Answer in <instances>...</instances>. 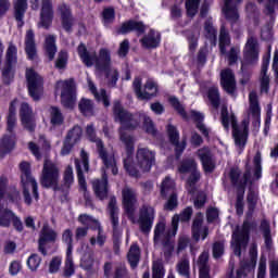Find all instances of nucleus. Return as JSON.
Returning a JSON list of instances; mask_svg holds the SVG:
<instances>
[{"mask_svg": "<svg viewBox=\"0 0 278 278\" xmlns=\"http://www.w3.org/2000/svg\"><path fill=\"white\" fill-rule=\"evenodd\" d=\"M113 112L115 115V121L121 123L122 127L119 128V139L126 147V155L124 159V168L130 175V177H138L141 173H149L153 164H155V152L149 150L148 148H138L137 150V164L132 163L131 155H134V142L136 139L129 135V129H135L140 125V122L143 123V129L147 134L155 136V126L151 117L147 116V113H139L138 115L131 116L123 106L121 102L115 101ZM139 118V122H138Z\"/></svg>", "mask_w": 278, "mask_h": 278, "instance_id": "obj_1", "label": "nucleus"}, {"mask_svg": "<svg viewBox=\"0 0 278 278\" xmlns=\"http://www.w3.org/2000/svg\"><path fill=\"white\" fill-rule=\"evenodd\" d=\"M249 104L248 119H244L240 126H238L236 115L229 113L227 111V106L222 108L223 127L226 131H229V126L231 125L235 143L239 149H243L244 144H247V138L249 137V123H252L255 130L260 129V125H262V109L260 108L257 92H250Z\"/></svg>", "mask_w": 278, "mask_h": 278, "instance_id": "obj_2", "label": "nucleus"}, {"mask_svg": "<svg viewBox=\"0 0 278 278\" xmlns=\"http://www.w3.org/2000/svg\"><path fill=\"white\" fill-rule=\"evenodd\" d=\"M86 134L89 140L96 143L98 155L104 164L102 179L92 181L96 195L103 201V199H108V170H111L112 175H118L116 159L114 157V152L105 149V147H103V141L97 138V135H94V126L92 124L87 126Z\"/></svg>", "mask_w": 278, "mask_h": 278, "instance_id": "obj_3", "label": "nucleus"}, {"mask_svg": "<svg viewBox=\"0 0 278 278\" xmlns=\"http://www.w3.org/2000/svg\"><path fill=\"white\" fill-rule=\"evenodd\" d=\"M78 55L84 64L88 67L96 66L100 73H105L109 86H116L118 81V72L112 68V56L110 50L103 48L99 51V55L94 51H88L84 43L78 46Z\"/></svg>", "mask_w": 278, "mask_h": 278, "instance_id": "obj_4", "label": "nucleus"}, {"mask_svg": "<svg viewBox=\"0 0 278 278\" xmlns=\"http://www.w3.org/2000/svg\"><path fill=\"white\" fill-rule=\"evenodd\" d=\"M254 169L247 168L243 178H240V169L231 168L230 169V180L235 188L238 189L236 210L238 216H242L244 214V186L247 184H253V181L262 178V153L257 152L253 159Z\"/></svg>", "mask_w": 278, "mask_h": 278, "instance_id": "obj_5", "label": "nucleus"}, {"mask_svg": "<svg viewBox=\"0 0 278 278\" xmlns=\"http://www.w3.org/2000/svg\"><path fill=\"white\" fill-rule=\"evenodd\" d=\"M192 217V207L185 208L180 215H174L172 219V229L166 231V224L164 222L159 223L155 226L154 229V242L157 244L159 242H162L165 251V255L170 256V253H173L175 245L173 244V241H170V238H174V236L177 235V229L179 227V220L181 223H188L190 218Z\"/></svg>", "mask_w": 278, "mask_h": 278, "instance_id": "obj_6", "label": "nucleus"}, {"mask_svg": "<svg viewBox=\"0 0 278 278\" xmlns=\"http://www.w3.org/2000/svg\"><path fill=\"white\" fill-rule=\"evenodd\" d=\"M16 108H18V100H13L10 104L7 118L8 134L0 140V157L10 153V151L16 147V135H14V129L16 127Z\"/></svg>", "mask_w": 278, "mask_h": 278, "instance_id": "obj_7", "label": "nucleus"}, {"mask_svg": "<svg viewBox=\"0 0 278 278\" xmlns=\"http://www.w3.org/2000/svg\"><path fill=\"white\" fill-rule=\"evenodd\" d=\"M20 168L22 172V186H23V197L24 203L26 205H31L34 201H38L40 198L38 193V182L31 176V166L27 162H22L20 164Z\"/></svg>", "mask_w": 278, "mask_h": 278, "instance_id": "obj_8", "label": "nucleus"}, {"mask_svg": "<svg viewBox=\"0 0 278 278\" xmlns=\"http://www.w3.org/2000/svg\"><path fill=\"white\" fill-rule=\"evenodd\" d=\"M253 227H255V223H251L249 219H245L241 227L238 226L236 230H233L231 247L235 255L238 257H240V255H242V251L247 249V244H249V231H251V228Z\"/></svg>", "mask_w": 278, "mask_h": 278, "instance_id": "obj_9", "label": "nucleus"}, {"mask_svg": "<svg viewBox=\"0 0 278 278\" xmlns=\"http://www.w3.org/2000/svg\"><path fill=\"white\" fill-rule=\"evenodd\" d=\"M178 173L182 177L184 175H189V178L187 179V190L190 194H193L197 182L201 179V172L197 169V162L192 159L180 162L178 165Z\"/></svg>", "mask_w": 278, "mask_h": 278, "instance_id": "obj_10", "label": "nucleus"}, {"mask_svg": "<svg viewBox=\"0 0 278 278\" xmlns=\"http://www.w3.org/2000/svg\"><path fill=\"white\" fill-rule=\"evenodd\" d=\"M41 186L43 188H53L54 192H58V184L60 181V168L51 160H46L41 173Z\"/></svg>", "mask_w": 278, "mask_h": 278, "instance_id": "obj_11", "label": "nucleus"}, {"mask_svg": "<svg viewBox=\"0 0 278 278\" xmlns=\"http://www.w3.org/2000/svg\"><path fill=\"white\" fill-rule=\"evenodd\" d=\"M56 92H61V101L64 108L73 110L75 108V101H77V94L75 93V81L70 80H59L56 83Z\"/></svg>", "mask_w": 278, "mask_h": 278, "instance_id": "obj_12", "label": "nucleus"}, {"mask_svg": "<svg viewBox=\"0 0 278 278\" xmlns=\"http://www.w3.org/2000/svg\"><path fill=\"white\" fill-rule=\"evenodd\" d=\"M260 60V43L254 37H250L245 43L243 50V61L241 63V71L244 73L247 66H253L257 64Z\"/></svg>", "mask_w": 278, "mask_h": 278, "instance_id": "obj_13", "label": "nucleus"}, {"mask_svg": "<svg viewBox=\"0 0 278 278\" xmlns=\"http://www.w3.org/2000/svg\"><path fill=\"white\" fill-rule=\"evenodd\" d=\"M17 53L18 50L16 49V46L10 43L5 55V66L2 70V79L4 84H12L14 80V66H16Z\"/></svg>", "mask_w": 278, "mask_h": 278, "instance_id": "obj_14", "label": "nucleus"}, {"mask_svg": "<svg viewBox=\"0 0 278 278\" xmlns=\"http://www.w3.org/2000/svg\"><path fill=\"white\" fill-rule=\"evenodd\" d=\"M26 79L28 84V92L34 101H39L42 97V77L33 68L26 70Z\"/></svg>", "mask_w": 278, "mask_h": 278, "instance_id": "obj_15", "label": "nucleus"}, {"mask_svg": "<svg viewBox=\"0 0 278 278\" xmlns=\"http://www.w3.org/2000/svg\"><path fill=\"white\" fill-rule=\"evenodd\" d=\"M78 220L81 223V225H85L87 229H98L97 238L92 237L90 239L91 247H94V244L103 247V244H105V235L103 233V229H101V224H99V220L86 214L80 215Z\"/></svg>", "mask_w": 278, "mask_h": 278, "instance_id": "obj_16", "label": "nucleus"}, {"mask_svg": "<svg viewBox=\"0 0 278 278\" xmlns=\"http://www.w3.org/2000/svg\"><path fill=\"white\" fill-rule=\"evenodd\" d=\"M155 220V208L149 204H143L139 210V219L137 220L142 233H149L153 228Z\"/></svg>", "mask_w": 278, "mask_h": 278, "instance_id": "obj_17", "label": "nucleus"}, {"mask_svg": "<svg viewBox=\"0 0 278 278\" xmlns=\"http://www.w3.org/2000/svg\"><path fill=\"white\" fill-rule=\"evenodd\" d=\"M132 87L138 99H141L142 101L149 100L157 94V84L152 79L147 80L143 91L141 88L142 79L140 77L135 78Z\"/></svg>", "mask_w": 278, "mask_h": 278, "instance_id": "obj_18", "label": "nucleus"}, {"mask_svg": "<svg viewBox=\"0 0 278 278\" xmlns=\"http://www.w3.org/2000/svg\"><path fill=\"white\" fill-rule=\"evenodd\" d=\"M167 203L165 204V210H175L177 207V193H175V180L167 176L163 179L161 184V197H168Z\"/></svg>", "mask_w": 278, "mask_h": 278, "instance_id": "obj_19", "label": "nucleus"}, {"mask_svg": "<svg viewBox=\"0 0 278 278\" xmlns=\"http://www.w3.org/2000/svg\"><path fill=\"white\" fill-rule=\"evenodd\" d=\"M250 263H241V267L233 274V269H231V273L229 275L230 278H242L247 277V273H251L252 270H255V264L257 260V243H252L250 248Z\"/></svg>", "mask_w": 278, "mask_h": 278, "instance_id": "obj_20", "label": "nucleus"}, {"mask_svg": "<svg viewBox=\"0 0 278 278\" xmlns=\"http://www.w3.org/2000/svg\"><path fill=\"white\" fill-rule=\"evenodd\" d=\"M80 157H81V162L79 160H75L78 184L80 186V190H83V192H85V199H86L87 203H89L90 198H88V193H86V190H87L86 178H84V170L88 172V168H89L88 153H86V151L81 150Z\"/></svg>", "mask_w": 278, "mask_h": 278, "instance_id": "obj_21", "label": "nucleus"}, {"mask_svg": "<svg viewBox=\"0 0 278 278\" xmlns=\"http://www.w3.org/2000/svg\"><path fill=\"white\" fill-rule=\"evenodd\" d=\"M58 240V232L49 227V224H45L39 233V251L42 255H47V247Z\"/></svg>", "mask_w": 278, "mask_h": 278, "instance_id": "obj_22", "label": "nucleus"}, {"mask_svg": "<svg viewBox=\"0 0 278 278\" xmlns=\"http://www.w3.org/2000/svg\"><path fill=\"white\" fill-rule=\"evenodd\" d=\"M136 203H138V200L136 199V191L127 187L124 188L123 205L128 218L132 220V223H136V220L134 219V212H136Z\"/></svg>", "mask_w": 278, "mask_h": 278, "instance_id": "obj_23", "label": "nucleus"}, {"mask_svg": "<svg viewBox=\"0 0 278 278\" xmlns=\"http://www.w3.org/2000/svg\"><path fill=\"white\" fill-rule=\"evenodd\" d=\"M108 213L110 215L111 225L113 227L114 238H121L123 230L118 227V206L116 205V198L112 197L108 205Z\"/></svg>", "mask_w": 278, "mask_h": 278, "instance_id": "obj_24", "label": "nucleus"}, {"mask_svg": "<svg viewBox=\"0 0 278 278\" xmlns=\"http://www.w3.org/2000/svg\"><path fill=\"white\" fill-rule=\"evenodd\" d=\"M53 23V4L51 0H42L39 27L49 29Z\"/></svg>", "mask_w": 278, "mask_h": 278, "instance_id": "obj_25", "label": "nucleus"}, {"mask_svg": "<svg viewBox=\"0 0 278 278\" xmlns=\"http://www.w3.org/2000/svg\"><path fill=\"white\" fill-rule=\"evenodd\" d=\"M20 116L23 127L28 129V131H34L36 123L34 119V112H31V108H29L28 103L24 102L21 104Z\"/></svg>", "mask_w": 278, "mask_h": 278, "instance_id": "obj_26", "label": "nucleus"}, {"mask_svg": "<svg viewBox=\"0 0 278 278\" xmlns=\"http://www.w3.org/2000/svg\"><path fill=\"white\" fill-rule=\"evenodd\" d=\"M198 157L202 162V166L205 173H214V168H216V160H214L210 148L200 149L198 151Z\"/></svg>", "mask_w": 278, "mask_h": 278, "instance_id": "obj_27", "label": "nucleus"}, {"mask_svg": "<svg viewBox=\"0 0 278 278\" xmlns=\"http://www.w3.org/2000/svg\"><path fill=\"white\" fill-rule=\"evenodd\" d=\"M238 3H242V0H225V5L223 8L224 15L226 16L227 21L233 25L240 18L238 14L237 5Z\"/></svg>", "mask_w": 278, "mask_h": 278, "instance_id": "obj_28", "label": "nucleus"}, {"mask_svg": "<svg viewBox=\"0 0 278 278\" xmlns=\"http://www.w3.org/2000/svg\"><path fill=\"white\" fill-rule=\"evenodd\" d=\"M220 84L226 92L232 94L233 90H236V76H233L231 70L226 68L222 71Z\"/></svg>", "mask_w": 278, "mask_h": 278, "instance_id": "obj_29", "label": "nucleus"}, {"mask_svg": "<svg viewBox=\"0 0 278 278\" xmlns=\"http://www.w3.org/2000/svg\"><path fill=\"white\" fill-rule=\"evenodd\" d=\"M167 134L169 136V140L172 144H174L176 149V155L179 157L181 153H184V150L186 149V141H181L179 143V131H177V128L173 125L167 126Z\"/></svg>", "mask_w": 278, "mask_h": 278, "instance_id": "obj_30", "label": "nucleus"}, {"mask_svg": "<svg viewBox=\"0 0 278 278\" xmlns=\"http://www.w3.org/2000/svg\"><path fill=\"white\" fill-rule=\"evenodd\" d=\"M200 36H201V26H195L185 33V37L189 45V51H191V53H194V51H197V48L199 47Z\"/></svg>", "mask_w": 278, "mask_h": 278, "instance_id": "obj_31", "label": "nucleus"}, {"mask_svg": "<svg viewBox=\"0 0 278 278\" xmlns=\"http://www.w3.org/2000/svg\"><path fill=\"white\" fill-rule=\"evenodd\" d=\"M202 225H203V217H198L193 220L192 233L197 242H199L201 238L202 240H205L207 238V235L210 233V230L207 229V227Z\"/></svg>", "mask_w": 278, "mask_h": 278, "instance_id": "obj_32", "label": "nucleus"}, {"mask_svg": "<svg viewBox=\"0 0 278 278\" xmlns=\"http://www.w3.org/2000/svg\"><path fill=\"white\" fill-rule=\"evenodd\" d=\"M89 90L93 94L94 99H97L100 103H103L104 108H110V94L105 91V89H101L97 91V87L94 83L90 78L87 79Z\"/></svg>", "mask_w": 278, "mask_h": 278, "instance_id": "obj_33", "label": "nucleus"}, {"mask_svg": "<svg viewBox=\"0 0 278 278\" xmlns=\"http://www.w3.org/2000/svg\"><path fill=\"white\" fill-rule=\"evenodd\" d=\"M77 252L83 255L80 258V267L85 270H90L94 264V256L92 252L88 250V245H81V249H78Z\"/></svg>", "mask_w": 278, "mask_h": 278, "instance_id": "obj_34", "label": "nucleus"}, {"mask_svg": "<svg viewBox=\"0 0 278 278\" xmlns=\"http://www.w3.org/2000/svg\"><path fill=\"white\" fill-rule=\"evenodd\" d=\"M268 64H270V54L263 58L262 70H261V92H268V86L270 78L267 76Z\"/></svg>", "mask_w": 278, "mask_h": 278, "instance_id": "obj_35", "label": "nucleus"}, {"mask_svg": "<svg viewBox=\"0 0 278 278\" xmlns=\"http://www.w3.org/2000/svg\"><path fill=\"white\" fill-rule=\"evenodd\" d=\"M162 40V37L160 36V33L155 30H150V34L146 35L141 40L142 47L146 49H155L156 47H160V41Z\"/></svg>", "mask_w": 278, "mask_h": 278, "instance_id": "obj_36", "label": "nucleus"}, {"mask_svg": "<svg viewBox=\"0 0 278 278\" xmlns=\"http://www.w3.org/2000/svg\"><path fill=\"white\" fill-rule=\"evenodd\" d=\"M59 12L62 18V25L65 31H71L73 27V16L71 15V8L66 4H61L59 7Z\"/></svg>", "mask_w": 278, "mask_h": 278, "instance_id": "obj_37", "label": "nucleus"}, {"mask_svg": "<svg viewBox=\"0 0 278 278\" xmlns=\"http://www.w3.org/2000/svg\"><path fill=\"white\" fill-rule=\"evenodd\" d=\"M208 88L207 98L213 108H218L220 105V94L218 93V87L212 86L210 83L207 85H201L200 90Z\"/></svg>", "mask_w": 278, "mask_h": 278, "instance_id": "obj_38", "label": "nucleus"}, {"mask_svg": "<svg viewBox=\"0 0 278 278\" xmlns=\"http://www.w3.org/2000/svg\"><path fill=\"white\" fill-rule=\"evenodd\" d=\"M34 38V30H27L25 37V51L29 60H34V58H36V41Z\"/></svg>", "mask_w": 278, "mask_h": 278, "instance_id": "obj_39", "label": "nucleus"}, {"mask_svg": "<svg viewBox=\"0 0 278 278\" xmlns=\"http://www.w3.org/2000/svg\"><path fill=\"white\" fill-rule=\"evenodd\" d=\"M144 24L142 22L129 21L123 24L119 29L121 34H129V31H137V34H144Z\"/></svg>", "mask_w": 278, "mask_h": 278, "instance_id": "obj_40", "label": "nucleus"}, {"mask_svg": "<svg viewBox=\"0 0 278 278\" xmlns=\"http://www.w3.org/2000/svg\"><path fill=\"white\" fill-rule=\"evenodd\" d=\"M15 18L18 22V27H23V17L27 12V0H16L14 3Z\"/></svg>", "mask_w": 278, "mask_h": 278, "instance_id": "obj_41", "label": "nucleus"}, {"mask_svg": "<svg viewBox=\"0 0 278 278\" xmlns=\"http://www.w3.org/2000/svg\"><path fill=\"white\" fill-rule=\"evenodd\" d=\"M45 51L49 60H53V58H55V53H58V46H55V36L48 35L46 37Z\"/></svg>", "mask_w": 278, "mask_h": 278, "instance_id": "obj_42", "label": "nucleus"}, {"mask_svg": "<svg viewBox=\"0 0 278 278\" xmlns=\"http://www.w3.org/2000/svg\"><path fill=\"white\" fill-rule=\"evenodd\" d=\"M190 117L198 122L197 124V128L199 129V131H201V134H203V136L207 137L210 136L212 129L207 128V126H205V124H203V114H201L200 112L197 111H191L190 112Z\"/></svg>", "mask_w": 278, "mask_h": 278, "instance_id": "obj_43", "label": "nucleus"}, {"mask_svg": "<svg viewBox=\"0 0 278 278\" xmlns=\"http://www.w3.org/2000/svg\"><path fill=\"white\" fill-rule=\"evenodd\" d=\"M78 108L84 116L94 115V103L90 99L83 98L78 104Z\"/></svg>", "mask_w": 278, "mask_h": 278, "instance_id": "obj_44", "label": "nucleus"}, {"mask_svg": "<svg viewBox=\"0 0 278 278\" xmlns=\"http://www.w3.org/2000/svg\"><path fill=\"white\" fill-rule=\"evenodd\" d=\"M261 231L263 232L265 247L270 251L273 249V238L270 237V224L266 219L261 222Z\"/></svg>", "mask_w": 278, "mask_h": 278, "instance_id": "obj_45", "label": "nucleus"}, {"mask_svg": "<svg viewBox=\"0 0 278 278\" xmlns=\"http://www.w3.org/2000/svg\"><path fill=\"white\" fill-rule=\"evenodd\" d=\"M176 270L180 277L190 278V260L181 258L176 265Z\"/></svg>", "mask_w": 278, "mask_h": 278, "instance_id": "obj_46", "label": "nucleus"}, {"mask_svg": "<svg viewBox=\"0 0 278 278\" xmlns=\"http://www.w3.org/2000/svg\"><path fill=\"white\" fill-rule=\"evenodd\" d=\"M14 218V212L9 208L0 207V227H10Z\"/></svg>", "mask_w": 278, "mask_h": 278, "instance_id": "obj_47", "label": "nucleus"}, {"mask_svg": "<svg viewBox=\"0 0 278 278\" xmlns=\"http://www.w3.org/2000/svg\"><path fill=\"white\" fill-rule=\"evenodd\" d=\"M231 45V39L229 38V31L226 30L225 26L220 28L219 35V49L220 53L225 55L227 53V47Z\"/></svg>", "mask_w": 278, "mask_h": 278, "instance_id": "obj_48", "label": "nucleus"}, {"mask_svg": "<svg viewBox=\"0 0 278 278\" xmlns=\"http://www.w3.org/2000/svg\"><path fill=\"white\" fill-rule=\"evenodd\" d=\"M50 123L53 127H58L64 123V115L56 106L50 108Z\"/></svg>", "mask_w": 278, "mask_h": 278, "instance_id": "obj_49", "label": "nucleus"}, {"mask_svg": "<svg viewBox=\"0 0 278 278\" xmlns=\"http://www.w3.org/2000/svg\"><path fill=\"white\" fill-rule=\"evenodd\" d=\"M64 185L61 188V191L66 193L68 192V189L71 186H73V182L75 181V177L73 176V167L67 166L65 172H64V177H63Z\"/></svg>", "mask_w": 278, "mask_h": 278, "instance_id": "obj_50", "label": "nucleus"}, {"mask_svg": "<svg viewBox=\"0 0 278 278\" xmlns=\"http://www.w3.org/2000/svg\"><path fill=\"white\" fill-rule=\"evenodd\" d=\"M64 277H73L75 275V263L73 262V252H66Z\"/></svg>", "mask_w": 278, "mask_h": 278, "instance_id": "obj_51", "label": "nucleus"}, {"mask_svg": "<svg viewBox=\"0 0 278 278\" xmlns=\"http://www.w3.org/2000/svg\"><path fill=\"white\" fill-rule=\"evenodd\" d=\"M128 262L131 268H136L138 266V262H140V249L137 244H132L128 252Z\"/></svg>", "mask_w": 278, "mask_h": 278, "instance_id": "obj_52", "label": "nucleus"}, {"mask_svg": "<svg viewBox=\"0 0 278 278\" xmlns=\"http://www.w3.org/2000/svg\"><path fill=\"white\" fill-rule=\"evenodd\" d=\"M205 37L210 40L211 45L216 46V28L212 25V21L207 20L204 25Z\"/></svg>", "mask_w": 278, "mask_h": 278, "instance_id": "obj_53", "label": "nucleus"}, {"mask_svg": "<svg viewBox=\"0 0 278 278\" xmlns=\"http://www.w3.org/2000/svg\"><path fill=\"white\" fill-rule=\"evenodd\" d=\"M201 0H186L185 8L187 10V15L191 18L199 12V5Z\"/></svg>", "mask_w": 278, "mask_h": 278, "instance_id": "obj_54", "label": "nucleus"}, {"mask_svg": "<svg viewBox=\"0 0 278 278\" xmlns=\"http://www.w3.org/2000/svg\"><path fill=\"white\" fill-rule=\"evenodd\" d=\"M248 205H249L248 218H250L251 216H253L255 205H257V192H255L253 189L249 190Z\"/></svg>", "mask_w": 278, "mask_h": 278, "instance_id": "obj_55", "label": "nucleus"}, {"mask_svg": "<svg viewBox=\"0 0 278 278\" xmlns=\"http://www.w3.org/2000/svg\"><path fill=\"white\" fill-rule=\"evenodd\" d=\"M41 262H42V258L38 254H33L27 260V266L29 270L35 273V270H38V268H40Z\"/></svg>", "mask_w": 278, "mask_h": 278, "instance_id": "obj_56", "label": "nucleus"}, {"mask_svg": "<svg viewBox=\"0 0 278 278\" xmlns=\"http://www.w3.org/2000/svg\"><path fill=\"white\" fill-rule=\"evenodd\" d=\"M62 242L67 245L66 253H73V231L71 229L63 231Z\"/></svg>", "mask_w": 278, "mask_h": 278, "instance_id": "obj_57", "label": "nucleus"}, {"mask_svg": "<svg viewBox=\"0 0 278 278\" xmlns=\"http://www.w3.org/2000/svg\"><path fill=\"white\" fill-rule=\"evenodd\" d=\"M169 103H170V105H173V108L176 110V112H178V114H180V116L188 119V114L186 113L184 105L181 104V102H179V100L177 98L170 97Z\"/></svg>", "mask_w": 278, "mask_h": 278, "instance_id": "obj_58", "label": "nucleus"}, {"mask_svg": "<svg viewBox=\"0 0 278 278\" xmlns=\"http://www.w3.org/2000/svg\"><path fill=\"white\" fill-rule=\"evenodd\" d=\"M210 260V253L204 251L198 258V267L199 270L210 269V265L207 264Z\"/></svg>", "mask_w": 278, "mask_h": 278, "instance_id": "obj_59", "label": "nucleus"}, {"mask_svg": "<svg viewBox=\"0 0 278 278\" xmlns=\"http://www.w3.org/2000/svg\"><path fill=\"white\" fill-rule=\"evenodd\" d=\"M62 266V256H54L49 263V273L52 275L58 273L60 270V267Z\"/></svg>", "mask_w": 278, "mask_h": 278, "instance_id": "obj_60", "label": "nucleus"}, {"mask_svg": "<svg viewBox=\"0 0 278 278\" xmlns=\"http://www.w3.org/2000/svg\"><path fill=\"white\" fill-rule=\"evenodd\" d=\"M67 62H68V52L62 50L59 53V58H58V60L55 62V66H56V68H65Z\"/></svg>", "mask_w": 278, "mask_h": 278, "instance_id": "obj_61", "label": "nucleus"}, {"mask_svg": "<svg viewBox=\"0 0 278 278\" xmlns=\"http://www.w3.org/2000/svg\"><path fill=\"white\" fill-rule=\"evenodd\" d=\"M81 138V127L75 126L67 135V140L72 141L74 144Z\"/></svg>", "mask_w": 278, "mask_h": 278, "instance_id": "obj_62", "label": "nucleus"}, {"mask_svg": "<svg viewBox=\"0 0 278 278\" xmlns=\"http://www.w3.org/2000/svg\"><path fill=\"white\" fill-rule=\"evenodd\" d=\"M240 55V48L233 47L230 49L229 53L227 54L229 65L236 64L238 62V58Z\"/></svg>", "mask_w": 278, "mask_h": 278, "instance_id": "obj_63", "label": "nucleus"}, {"mask_svg": "<svg viewBox=\"0 0 278 278\" xmlns=\"http://www.w3.org/2000/svg\"><path fill=\"white\" fill-rule=\"evenodd\" d=\"M257 278H266V256L260 258Z\"/></svg>", "mask_w": 278, "mask_h": 278, "instance_id": "obj_64", "label": "nucleus"}]
</instances>
